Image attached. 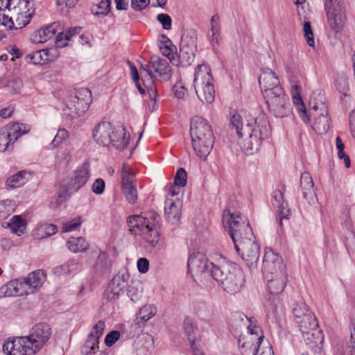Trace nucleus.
Returning <instances> with one entry per match:
<instances>
[{"instance_id":"nucleus-2","label":"nucleus","mask_w":355,"mask_h":355,"mask_svg":"<svg viewBox=\"0 0 355 355\" xmlns=\"http://www.w3.org/2000/svg\"><path fill=\"white\" fill-rule=\"evenodd\" d=\"M303 79L302 75L300 73H293L288 77L293 103L304 123H309L311 118H313V129L320 135L327 133L331 127V119L324 94L322 92L312 94L307 112L300 96Z\"/></svg>"},{"instance_id":"nucleus-4","label":"nucleus","mask_w":355,"mask_h":355,"mask_svg":"<svg viewBox=\"0 0 355 355\" xmlns=\"http://www.w3.org/2000/svg\"><path fill=\"white\" fill-rule=\"evenodd\" d=\"M34 14L33 3L28 0H0V24L9 30L24 28Z\"/></svg>"},{"instance_id":"nucleus-58","label":"nucleus","mask_w":355,"mask_h":355,"mask_svg":"<svg viewBox=\"0 0 355 355\" xmlns=\"http://www.w3.org/2000/svg\"><path fill=\"white\" fill-rule=\"evenodd\" d=\"M105 184L103 179L97 178L92 184V190L97 195H101L104 193Z\"/></svg>"},{"instance_id":"nucleus-22","label":"nucleus","mask_w":355,"mask_h":355,"mask_svg":"<svg viewBox=\"0 0 355 355\" xmlns=\"http://www.w3.org/2000/svg\"><path fill=\"white\" fill-rule=\"evenodd\" d=\"M51 329L46 323L36 324L30 331L28 338L39 349L49 340Z\"/></svg>"},{"instance_id":"nucleus-23","label":"nucleus","mask_w":355,"mask_h":355,"mask_svg":"<svg viewBox=\"0 0 355 355\" xmlns=\"http://www.w3.org/2000/svg\"><path fill=\"white\" fill-rule=\"evenodd\" d=\"M182 202L178 197L175 199L166 198L164 214L166 220L172 225H177L180 220Z\"/></svg>"},{"instance_id":"nucleus-50","label":"nucleus","mask_w":355,"mask_h":355,"mask_svg":"<svg viewBox=\"0 0 355 355\" xmlns=\"http://www.w3.org/2000/svg\"><path fill=\"white\" fill-rule=\"evenodd\" d=\"M111 0H101V1L96 5V10L94 14L99 17H103L108 14L111 8Z\"/></svg>"},{"instance_id":"nucleus-17","label":"nucleus","mask_w":355,"mask_h":355,"mask_svg":"<svg viewBox=\"0 0 355 355\" xmlns=\"http://www.w3.org/2000/svg\"><path fill=\"white\" fill-rule=\"evenodd\" d=\"M302 334L306 335L307 339L314 344L323 342L322 330L318 328V323L313 313L310 311L304 316L296 320Z\"/></svg>"},{"instance_id":"nucleus-10","label":"nucleus","mask_w":355,"mask_h":355,"mask_svg":"<svg viewBox=\"0 0 355 355\" xmlns=\"http://www.w3.org/2000/svg\"><path fill=\"white\" fill-rule=\"evenodd\" d=\"M329 37H336L343 31L346 19L343 0H328L325 5Z\"/></svg>"},{"instance_id":"nucleus-36","label":"nucleus","mask_w":355,"mask_h":355,"mask_svg":"<svg viewBox=\"0 0 355 355\" xmlns=\"http://www.w3.org/2000/svg\"><path fill=\"white\" fill-rule=\"evenodd\" d=\"M158 223H155L153 227L149 228L142 236L144 240L148 244L149 247L153 248H159L160 234L157 230Z\"/></svg>"},{"instance_id":"nucleus-48","label":"nucleus","mask_w":355,"mask_h":355,"mask_svg":"<svg viewBox=\"0 0 355 355\" xmlns=\"http://www.w3.org/2000/svg\"><path fill=\"white\" fill-rule=\"evenodd\" d=\"M15 282L17 283L16 287V293L17 296H22L24 295H28L31 293V290L28 288V284L25 279V277L21 279H14Z\"/></svg>"},{"instance_id":"nucleus-45","label":"nucleus","mask_w":355,"mask_h":355,"mask_svg":"<svg viewBox=\"0 0 355 355\" xmlns=\"http://www.w3.org/2000/svg\"><path fill=\"white\" fill-rule=\"evenodd\" d=\"M303 35L307 44L312 48L315 47V40L313 37V32L309 21H306L303 24Z\"/></svg>"},{"instance_id":"nucleus-32","label":"nucleus","mask_w":355,"mask_h":355,"mask_svg":"<svg viewBox=\"0 0 355 355\" xmlns=\"http://www.w3.org/2000/svg\"><path fill=\"white\" fill-rule=\"evenodd\" d=\"M112 261L105 252L101 251L97 257L94 269L96 272L104 275L110 272Z\"/></svg>"},{"instance_id":"nucleus-6","label":"nucleus","mask_w":355,"mask_h":355,"mask_svg":"<svg viewBox=\"0 0 355 355\" xmlns=\"http://www.w3.org/2000/svg\"><path fill=\"white\" fill-rule=\"evenodd\" d=\"M93 138L101 146L112 144L116 149L124 150L129 144L130 137L123 126L113 127L110 122H101L93 130Z\"/></svg>"},{"instance_id":"nucleus-9","label":"nucleus","mask_w":355,"mask_h":355,"mask_svg":"<svg viewBox=\"0 0 355 355\" xmlns=\"http://www.w3.org/2000/svg\"><path fill=\"white\" fill-rule=\"evenodd\" d=\"M92 99V92L87 88L76 89L65 100L64 116L69 120L80 116L89 109Z\"/></svg>"},{"instance_id":"nucleus-3","label":"nucleus","mask_w":355,"mask_h":355,"mask_svg":"<svg viewBox=\"0 0 355 355\" xmlns=\"http://www.w3.org/2000/svg\"><path fill=\"white\" fill-rule=\"evenodd\" d=\"M230 127L232 130L236 131L239 138L243 139L241 145L248 154L257 153L263 141L267 139L271 133L267 116L263 113L259 114L255 118H245V120L236 113L230 119Z\"/></svg>"},{"instance_id":"nucleus-53","label":"nucleus","mask_w":355,"mask_h":355,"mask_svg":"<svg viewBox=\"0 0 355 355\" xmlns=\"http://www.w3.org/2000/svg\"><path fill=\"white\" fill-rule=\"evenodd\" d=\"M105 328V324L103 320L98 321L93 327L92 331L89 334H92L93 338H96L99 341Z\"/></svg>"},{"instance_id":"nucleus-28","label":"nucleus","mask_w":355,"mask_h":355,"mask_svg":"<svg viewBox=\"0 0 355 355\" xmlns=\"http://www.w3.org/2000/svg\"><path fill=\"white\" fill-rule=\"evenodd\" d=\"M210 33L208 35L210 44L214 47L219 45L221 42L220 17L218 14L214 15L210 20Z\"/></svg>"},{"instance_id":"nucleus-1","label":"nucleus","mask_w":355,"mask_h":355,"mask_svg":"<svg viewBox=\"0 0 355 355\" xmlns=\"http://www.w3.org/2000/svg\"><path fill=\"white\" fill-rule=\"evenodd\" d=\"M187 267L190 272H208L230 294L239 292L245 284L244 275L239 266L221 256L216 262H210L202 253L194 252L189 257Z\"/></svg>"},{"instance_id":"nucleus-8","label":"nucleus","mask_w":355,"mask_h":355,"mask_svg":"<svg viewBox=\"0 0 355 355\" xmlns=\"http://www.w3.org/2000/svg\"><path fill=\"white\" fill-rule=\"evenodd\" d=\"M193 85L196 93L202 103H211L215 98L213 78L209 67L199 64L195 71Z\"/></svg>"},{"instance_id":"nucleus-62","label":"nucleus","mask_w":355,"mask_h":355,"mask_svg":"<svg viewBox=\"0 0 355 355\" xmlns=\"http://www.w3.org/2000/svg\"><path fill=\"white\" fill-rule=\"evenodd\" d=\"M69 266V275H74L82 269L80 263L76 259H70L67 261Z\"/></svg>"},{"instance_id":"nucleus-13","label":"nucleus","mask_w":355,"mask_h":355,"mask_svg":"<svg viewBox=\"0 0 355 355\" xmlns=\"http://www.w3.org/2000/svg\"><path fill=\"white\" fill-rule=\"evenodd\" d=\"M90 178L89 165L87 162H84L78 166L72 174L70 178L64 180L63 184L65 191L59 193L61 198L69 197L73 193L83 188Z\"/></svg>"},{"instance_id":"nucleus-5","label":"nucleus","mask_w":355,"mask_h":355,"mask_svg":"<svg viewBox=\"0 0 355 355\" xmlns=\"http://www.w3.org/2000/svg\"><path fill=\"white\" fill-rule=\"evenodd\" d=\"M190 135L192 146L196 155L205 160L214 144V135L211 125L204 118L195 116L190 124Z\"/></svg>"},{"instance_id":"nucleus-56","label":"nucleus","mask_w":355,"mask_h":355,"mask_svg":"<svg viewBox=\"0 0 355 355\" xmlns=\"http://www.w3.org/2000/svg\"><path fill=\"white\" fill-rule=\"evenodd\" d=\"M71 158L70 153L68 150H60L57 153L56 162L59 164H67Z\"/></svg>"},{"instance_id":"nucleus-16","label":"nucleus","mask_w":355,"mask_h":355,"mask_svg":"<svg viewBox=\"0 0 355 355\" xmlns=\"http://www.w3.org/2000/svg\"><path fill=\"white\" fill-rule=\"evenodd\" d=\"M28 131L29 128L23 123H13L3 127L0 130V152H5Z\"/></svg>"},{"instance_id":"nucleus-46","label":"nucleus","mask_w":355,"mask_h":355,"mask_svg":"<svg viewBox=\"0 0 355 355\" xmlns=\"http://www.w3.org/2000/svg\"><path fill=\"white\" fill-rule=\"evenodd\" d=\"M184 329L190 343H191L193 340L195 341V335L197 331V327L191 319L187 318L184 320Z\"/></svg>"},{"instance_id":"nucleus-38","label":"nucleus","mask_w":355,"mask_h":355,"mask_svg":"<svg viewBox=\"0 0 355 355\" xmlns=\"http://www.w3.org/2000/svg\"><path fill=\"white\" fill-rule=\"evenodd\" d=\"M184 44L185 42H184L183 48H180V49L179 60L182 66H188L190 65L194 60L196 44H191V47L186 48L184 47Z\"/></svg>"},{"instance_id":"nucleus-29","label":"nucleus","mask_w":355,"mask_h":355,"mask_svg":"<svg viewBox=\"0 0 355 355\" xmlns=\"http://www.w3.org/2000/svg\"><path fill=\"white\" fill-rule=\"evenodd\" d=\"M46 278V274L42 270L33 271L25 277L31 293L37 291L42 286Z\"/></svg>"},{"instance_id":"nucleus-33","label":"nucleus","mask_w":355,"mask_h":355,"mask_svg":"<svg viewBox=\"0 0 355 355\" xmlns=\"http://www.w3.org/2000/svg\"><path fill=\"white\" fill-rule=\"evenodd\" d=\"M51 52L49 49H42L35 51L26 56L28 62L33 64H44V63L51 61L53 56L50 55Z\"/></svg>"},{"instance_id":"nucleus-31","label":"nucleus","mask_w":355,"mask_h":355,"mask_svg":"<svg viewBox=\"0 0 355 355\" xmlns=\"http://www.w3.org/2000/svg\"><path fill=\"white\" fill-rule=\"evenodd\" d=\"M300 186L304 198L306 200H312L315 196L314 184L312 177L308 172L301 175Z\"/></svg>"},{"instance_id":"nucleus-24","label":"nucleus","mask_w":355,"mask_h":355,"mask_svg":"<svg viewBox=\"0 0 355 355\" xmlns=\"http://www.w3.org/2000/svg\"><path fill=\"white\" fill-rule=\"evenodd\" d=\"M126 286L127 282L123 277L121 275H116L105 291L104 297L108 301H115L124 293Z\"/></svg>"},{"instance_id":"nucleus-25","label":"nucleus","mask_w":355,"mask_h":355,"mask_svg":"<svg viewBox=\"0 0 355 355\" xmlns=\"http://www.w3.org/2000/svg\"><path fill=\"white\" fill-rule=\"evenodd\" d=\"M264 277L267 280L268 288L271 294L277 295L284 291L287 279L286 271L268 275Z\"/></svg>"},{"instance_id":"nucleus-15","label":"nucleus","mask_w":355,"mask_h":355,"mask_svg":"<svg viewBox=\"0 0 355 355\" xmlns=\"http://www.w3.org/2000/svg\"><path fill=\"white\" fill-rule=\"evenodd\" d=\"M3 350L7 355H34L39 349L28 336H21L6 341Z\"/></svg>"},{"instance_id":"nucleus-11","label":"nucleus","mask_w":355,"mask_h":355,"mask_svg":"<svg viewBox=\"0 0 355 355\" xmlns=\"http://www.w3.org/2000/svg\"><path fill=\"white\" fill-rule=\"evenodd\" d=\"M263 96L269 112L275 117H286L291 113L290 99L284 89L275 92L268 91Z\"/></svg>"},{"instance_id":"nucleus-44","label":"nucleus","mask_w":355,"mask_h":355,"mask_svg":"<svg viewBox=\"0 0 355 355\" xmlns=\"http://www.w3.org/2000/svg\"><path fill=\"white\" fill-rule=\"evenodd\" d=\"M341 355H355V320L351 322L350 345L343 349Z\"/></svg>"},{"instance_id":"nucleus-7","label":"nucleus","mask_w":355,"mask_h":355,"mask_svg":"<svg viewBox=\"0 0 355 355\" xmlns=\"http://www.w3.org/2000/svg\"><path fill=\"white\" fill-rule=\"evenodd\" d=\"M222 218L223 226L227 230L234 245L251 239L247 236V229L251 233L253 231L245 216L238 211L231 213L227 210L223 211Z\"/></svg>"},{"instance_id":"nucleus-18","label":"nucleus","mask_w":355,"mask_h":355,"mask_svg":"<svg viewBox=\"0 0 355 355\" xmlns=\"http://www.w3.org/2000/svg\"><path fill=\"white\" fill-rule=\"evenodd\" d=\"M159 216L155 212L148 213V216L142 215H132L127 218V223L130 231L135 234L143 235L155 223H159Z\"/></svg>"},{"instance_id":"nucleus-64","label":"nucleus","mask_w":355,"mask_h":355,"mask_svg":"<svg viewBox=\"0 0 355 355\" xmlns=\"http://www.w3.org/2000/svg\"><path fill=\"white\" fill-rule=\"evenodd\" d=\"M0 206L3 207L5 209V213L9 214L15 211V204L12 200H5L0 202Z\"/></svg>"},{"instance_id":"nucleus-52","label":"nucleus","mask_w":355,"mask_h":355,"mask_svg":"<svg viewBox=\"0 0 355 355\" xmlns=\"http://www.w3.org/2000/svg\"><path fill=\"white\" fill-rule=\"evenodd\" d=\"M69 137V133L64 128L58 129L56 135L51 143V146L53 148L57 147L64 141Z\"/></svg>"},{"instance_id":"nucleus-54","label":"nucleus","mask_w":355,"mask_h":355,"mask_svg":"<svg viewBox=\"0 0 355 355\" xmlns=\"http://www.w3.org/2000/svg\"><path fill=\"white\" fill-rule=\"evenodd\" d=\"M187 175L186 171L180 168L178 170L174 178V184L178 187H184L187 183Z\"/></svg>"},{"instance_id":"nucleus-57","label":"nucleus","mask_w":355,"mask_h":355,"mask_svg":"<svg viewBox=\"0 0 355 355\" xmlns=\"http://www.w3.org/2000/svg\"><path fill=\"white\" fill-rule=\"evenodd\" d=\"M157 21L162 24L164 30H170L171 28L172 19L171 17L164 13H161L157 16Z\"/></svg>"},{"instance_id":"nucleus-39","label":"nucleus","mask_w":355,"mask_h":355,"mask_svg":"<svg viewBox=\"0 0 355 355\" xmlns=\"http://www.w3.org/2000/svg\"><path fill=\"white\" fill-rule=\"evenodd\" d=\"M80 27H73L64 32L58 33L56 36V44L59 47H64L67 45V42L69 41L71 37L80 33L81 31Z\"/></svg>"},{"instance_id":"nucleus-61","label":"nucleus","mask_w":355,"mask_h":355,"mask_svg":"<svg viewBox=\"0 0 355 355\" xmlns=\"http://www.w3.org/2000/svg\"><path fill=\"white\" fill-rule=\"evenodd\" d=\"M173 92L176 98L181 99L186 96L187 89L181 82H178L173 86Z\"/></svg>"},{"instance_id":"nucleus-60","label":"nucleus","mask_w":355,"mask_h":355,"mask_svg":"<svg viewBox=\"0 0 355 355\" xmlns=\"http://www.w3.org/2000/svg\"><path fill=\"white\" fill-rule=\"evenodd\" d=\"M163 39L165 40V46L164 48L160 47L162 53L172 62V59L174 58V55L173 54V50L170 47L171 42L168 38L164 35H163Z\"/></svg>"},{"instance_id":"nucleus-37","label":"nucleus","mask_w":355,"mask_h":355,"mask_svg":"<svg viewBox=\"0 0 355 355\" xmlns=\"http://www.w3.org/2000/svg\"><path fill=\"white\" fill-rule=\"evenodd\" d=\"M92 334H89L84 344L82 345L80 352L83 355H98L100 352L98 350L99 341L96 338H93Z\"/></svg>"},{"instance_id":"nucleus-51","label":"nucleus","mask_w":355,"mask_h":355,"mask_svg":"<svg viewBox=\"0 0 355 355\" xmlns=\"http://www.w3.org/2000/svg\"><path fill=\"white\" fill-rule=\"evenodd\" d=\"M309 311L310 310L307 305L302 302L296 303L293 309V313L296 320L306 315Z\"/></svg>"},{"instance_id":"nucleus-34","label":"nucleus","mask_w":355,"mask_h":355,"mask_svg":"<svg viewBox=\"0 0 355 355\" xmlns=\"http://www.w3.org/2000/svg\"><path fill=\"white\" fill-rule=\"evenodd\" d=\"M157 312V307L153 304H146L143 306L137 314V324L144 325L147 321L154 317Z\"/></svg>"},{"instance_id":"nucleus-20","label":"nucleus","mask_w":355,"mask_h":355,"mask_svg":"<svg viewBox=\"0 0 355 355\" xmlns=\"http://www.w3.org/2000/svg\"><path fill=\"white\" fill-rule=\"evenodd\" d=\"M286 266L282 258L271 248H266L263 259L262 272L264 277L268 275L285 272Z\"/></svg>"},{"instance_id":"nucleus-43","label":"nucleus","mask_w":355,"mask_h":355,"mask_svg":"<svg viewBox=\"0 0 355 355\" xmlns=\"http://www.w3.org/2000/svg\"><path fill=\"white\" fill-rule=\"evenodd\" d=\"M134 183V175L131 168L128 164H124L121 168V187L132 185Z\"/></svg>"},{"instance_id":"nucleus-40","label":"nucleus","mask_w":355,"mask_h":355,"mask_svg":"<svg viewBox=\"0 0 355 355\" xmlns=\"http://www.w3.org/2000/svg\"><path fill=\"white\" fill-rule=\"evenodd\" d=\"M27 173L26 171H19L10 177L6 182V187L14 189L23 186L28 180Z\"/></svg>"},{"instance_id":"nucleus-27","label":"nucleus","mask_w":355,"mask_h":355,"mask_svg":"<svg viewBox=\"0 0 355 355\" xmlns=\"http://www.w3.org/2000/svg\"><path fill=\"white\" fill-rule=\"evenodd\" d=\"M58 26L57 23H53L35 31L31 35L32 42L35 44L46 42L55 35Z\"/></svg>"},{"instance_id":"nucleus-47","label":"nucleus","mask_w":355,"mask_h":355,"mask_svg":"<svg viewBox=\"0 0 355 355\" xmlns=\"http://www.w3.org/2000/svg\"><path fill=\"white\" fill-rule=\"evenodd\" d=\"M123 193L130 204H135L137 200V191L134 184L123 186L122 187Z\"/></svg>"},{"instance_id":"nucleus-41","label":"nucleus","mask_w":355,"mask_h":355,"mask_svg":"<svg viewBox=\"0 0 355 355\" xmlns=\"http://www.w3.org/2000/svg\"><path fill=\"white\" fill-rule=\"evenodd\" d=\"M56 225L53 224L44 223L41 225L37 229V238L40 239L49 237L57 232Z\"/></svg>"},{"instance_id":"nucleus-21","label":"nucleus","mask_w":355,"mask_h":355,"mask_svg":"<svg viewBox=\"0 0 355 355\" xmlns=\"http://www.w3.org/2000/svg\"><path fill=\"white\" fill-rule=\"evenodd\" d=\"M259 84L262 91L263 96L266 95V92H275L283 89L280 85L279 77L270 69L265 68L261 69L259 77Z\"/></svg>"},{"instance_id":"nucleus-30","label":"nucleus","mask_w":355,"mask_h":355,"mask_svg":"<svg viewBox=\"0 0 355 355\" xmlns=\"http://www.w3.org/2000/svg\"><path fill=\"white\" fill-rule=\"evenodd\" d=\"M3 226L10 228L12 233L20 236L26 233V222L19 215L13 216L9 222L3 223Z\"/></svg>"},{"instance_id":"nucleus-63","label":"nucleus","mask_w":355,"mask_h":355,"mask_svg":"<svg viewBox=\"0 0 355 355\" xmlns=\"http://www.w3.org/2000/svg\"><path fill=\"white\" fill-rule=\"evenodd\" d=\"M137 265L138 270L141 273H146L149 269V261L146 258H139Z\"/></svg>"},{"instance_id":"nucleus-19","label":"nucleus","mask_w":355,"mask_h":355,"mask_svg":"<svg viewBox=\"0 0 355 355\" xmlns=\"http://www.w3.org/2000/svg\"><path fill=\"white\" fill-rule=\"evenodd\" d=\"M141 69L150 80L154 79V73L165 79H169L171 76V68L166 58L153 57L147 64H141Z\"/></svg>"},{"instance_id":"nucleus-49","label":"nucleus","mask_w":355,"mask_h":355,"mask_svg":"<svg viewBox=\"0 0 355 355\" xmlns=\"http://www.w3.org/2000/svg\"><path fill=\"white\" fill-rule=\"evenodd\" d=\"M82 218L80 216H77L67 222L62 224V232H68L76 230L81 224Z\"/></svg>"},{"instance_id":"nucleus-35","label":"nucleus","mask_w":355,"mask_h":355,"mask_svg":"<svg viewBox=\"0 0 355 355\" xmlns=\"http://www.w3.org/2000/svg\"><path fill=\"white\" fill-rule=\"evenodd\" d=\"M67 247L72 252H85L89 247V243L83 237H70L67 242Z\"/></svg>"},{"instance_id":"nucleus-59","label":"nucleus","mask_w":355,"mask_h":355,"mask_svg":"<svg viewBox=\"0 0 355 355\" xmlns=\"http://www.w3.org/2000/svg\"><path fill=\"white\" fill-rule=\"evenodd\" d=\"M120 338V333L118 331H112L105 338V344L107 347H112Z\"/></svg>"},{"instance_id":"nucleus-12","label":"nucleus","mask_w":355,"mask_h":355,"mask_svg":"<svg viewBox=\"0 0 355 355\" xmlns=\"http://www.w3.org/2000/svg\"><path fill=\"white\" fill-rule=\"evenodd\" d=\"M234 322L236 328L234 329V324H232L230 331L235 337H241L239 334L243 329H247L248 332L254 338H252V340L256 341L254 345V350L256 349L257 346H259L263 338L262 331L259 327L257 325V320L254 318H248L246 315L238 313L234 315ZM241 342V339L239 338V343Z\"/></svg>"},{"instance_id":"nucleus-14","label":"nucleus","mask_w":355,"mask_h":355,"mask_svg":"<svg viewBox=\"0 0 355 355\" xmlns=\"http://www.w3.org/2000/svg\"><path fill=\"white\" fill-rule=\"evenodd\" d=\"M246 234L251 239L236 244L234 248L238 254H241L246 265L251 268L256 265L259 259V246L255 241L254 233H251L249 229H247Z\"/></svg>"},{"instance_id":"nucleus-42","label":"nucleus","mask_w":355,"mask_h":355,"mask_svg":"<svg viewBox=\"0 0 355 355\" xmlns=\"http://www.w3.org/2000/svg\"><path fill=\"white\" fill-rule=\"evenodd\" d=\"M17 283L15 282V280L12 279L6 284L3 285L0 288V297H15L17 295L16 293V286Z\"/></svg>"},{"instance_id":"nucleus-55","label":"nucleus","mask_w":355,"mask_h":355,"mask_svg":"<svg viewBox=\"0 0 355 355\" xmlns=\"http://www.w3.org/2000/svg\"><path fill=\"white\" fill-rule=\"evenodd\" d=\"M335 86L337 90L346 96V93L348 90V83L345 77L340 76L336 78Z\"/></svg>"},{"instance_id":"nucleus-26","label":"nucleus","mask_w":355,"mask_h":355,"mask_svg":"<svg viewBox=\"0 0 355 355\" xmlns=\"http://www.w3.org/2000/svg\"><path fill=\"white\" fill-rule=\"evenodd\" d=\"M272 206L278 214L280 224L283 219L288 218L290 216L288 204L285 201L284 194L279 190H276L272 193Z\"/></svg>"}]
</instances>
